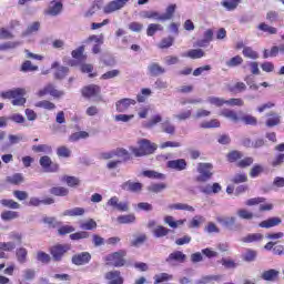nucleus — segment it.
Returning <instances> with one entry per match:
<instances>
[{"instance_id": "f257e3e1", "label": "nucleus", "mask_w": 284, "mask_h": 284, "mask_svg": "<svg viewBox=\"0 0 284 284\" xmlns=\"http://www.w3.org/2000/svg\"><path fill=\"white\" fill-rule=\"evenodd\" d=\"M139 148L130 146V152L134 156H146V154H154L156 152V144L151 143L148 139H142L138 142Z\"/></svg>"}, {"instance_id": "f03ea898", "label": "nucleus", "mask_w": 284, "mask_h": 284, "mask_svg": "<svg viewBox=\"0 0 284 284\" xmlns=\"http://www.w3.org/2000/svg\"><path fill=\"white\" fill-rule=\"evenodd\" d=\"M26 89L23 88H16L8 91H3L0 93V97L2 99H13L12 105H26V98L23 95L26 94Z\"/></svg>"}, {"instance_id": "7ed1b4c3", "label": "nucleus", "mask_w": 284, "mask_h": 284, "mask_svg": "<svg viewBox=\"0 0 284 284\" xmlns=\"http://www.w3.org/2000/svg\"><path fill=\"white\" fill-rule=\"evenodd\" d=\"M214 165L212 163H199L197 164V175L195 181L197 183H207L214 176Z\"/></svg>"}, {"instance_id": "20e7f679", "label": "nucleus", "mask_w": 284, "mask_h": 284, "mask_svg": "<svg viewBox=\"0 0 284 284\" xmlns=\"http://www.w3.org/2000/svg\"><path fill=\"white\" fill-rule=\"evenodd\" d=\"M125 251H118L105 256L106 265H112L113 267H123L125 265Z\"/></svg>"}, {"instance_id": "39448f33", "label": "nucleus", "mask_w": 284, "mask_h": 284, "mask_svg": "<svg viewBox=\"0 0 284 284\" xmlns=\"http://www.w3.org/2000/svg\"><path fill=\"white\" fill-rule=\"evenodd\" d=\"M128 1H130V0H113V1L109 2L103 8L104 14H112V12L122 10V8H125V6H128Z\"/></svg>"}, {"instance_id": "423d86ee", "label": "nucleus", "mask_w": 284, "mask_h": 284, "mask_svg": "<svg viewBox=\"0 0 284 284\" xmlns=\"http://www.w3.org/2000/svg\"><path fill=\"white\" fill-rule=\"evenodd\" d=\"M106 207H112L118 210V212H128L130 210V204L128 202H120L118 196H112L106 202Z\"/></svg>"}, {"instance_id": "0eeeda50", "label": "nucleus", "mask_w": 284, "mask_h": 284, "mask_svg": "<svg viewBox=\"0 0 284 284\" xmlns=\"http://www.w3.org/2000/svg\"><path fill=\"white\" fill-rule=\"evenodd\" d=\"M40 165L44 172H59V164L53 163L52 159H50L48 155L40 158Z\"/></svg>"}, {"instance_id": "6e6552de", "label": "nucleus", "mask_w": 284, "mask_h": 284, "mask_svg": "<svg viewBox=\"0 0 284 284\" xmlns=\"http://www.w3.org/2000/svg\"><path fill=\"white\" fill-rule=\"evenodd\" d=\"M121 190H124V192H132L133 194H139V192L143 190V184L129 180L121 184Z\"/></svg>"}, {"instance_id": "1a4fd4ad", "label": "nucleus", "mask_w": 284, "mask_h": 284, "mask_svg": "<svg viewBox=\"0 0 284 284\" xmlns=\"http://www.w3.org/2000/svg\"><path fill=\"white\" fill-rule=\"evenodd\" d=\"M132 105H136V100L130 99V98H124V99L119 100L115 103V109H116V112L123 113V112H128L130 110V108H132Z\"/></svg>"}, {"instance_id": "9d476101", "label": "nucleus", "mask_w": 284, "mask_h": 284, "mask_svg": "<svg viewBox=\"0 0 284 284\" xmlns=\"http://www.w3.org/2000/svg\"><path fill=\"white\" fill-rule=\"evenodd\" d=\"M63 11V0H53L50 2L45 14L50 17H59V13Z\"/></svg>"}, {"instance_id": "9b49d317", "label": "nucleus", "mask_w": 284, "mask_h": 284, "mask_svg": "<svg viewBox=\"0 0 284 284\" xmlns=\"http://www.w3.org/2000/svg\"><path fill=\"white\" fill-rule=\"evenodd\" d=\"M101 94V87L95 84L87 85L82 89V95L85 99H94V97H99Z\"/></svg>"}, {"instance_id": "f8f14e48", "label": "nucleus", "mask_w": 284, "mask_h": 284, "mask_svg": "<svg viewBox=\"0 0 284 284\" xmlns=\"http://www.w3.org/2000/svg\"><path fill=\"white\" fill-rule=\"evenodd\" d=\"M69 250L70 245L58 244L51 248V255L55 261H61V258H63V254H65V252H69Z\"/></svg>"}, {"instance_id": "ddd939ff", "label": "nucleus", "mask_w": 284, "mask_h": 284, "mask_svg": "<svg viewBox=\"0 0 284 284\" xmlns=\"http://www.w3.org/2000/svg\"><path fill=\"white\" fill-rule=\"evenodd\" d=\"M90 261H92V255H90L88 252L75 254L72 257L73 265H87V263H90Z\"/></svg>"}, {"instance_id": "4468645a", "label": "nucleus", "mask_w": 284, "mask_h": 284, "mask_svg": "<svg viewBox=\"0 0 284 284\" xmlns=\"http://www.w3.org/2000/svg\"><path fill=\"white\" fill-rule=\"evenodd\" d=\"M185 254L181 251H175L169 255V258H166V263L169 265H176V263H185Z\"/></svg>"}, {"instance_id": "2eb2a0df", "label": "nucleus", "mask_w": 284, "mask_h": 284, "mask_svg": "<svg viewBox=\"0 0 284 284\" xmlns=\"http://www.w3.org/2000/svg\"><path fill=\"white\" fill-rule=\"evenodd\" d=\"M104 278L109 281V284H123V276L119 271H110L105 273Z\"/></svg>"}, {"instance_id": "dca6fc26", "label": "nucleus", "mask_w": 284, "mask_h": 284, "mask_svg": "<svg viewBox=\"0 0 284 284\" xmlns=\"http://www.w3.org/2000/svg\"><path fill=\"white\" fill-rule=\"evenodd\" d=\"M222 187L221 184L219 183H213V184H204L200 186V192H202V194H219V192H221Z\"/></svg>"}, {"instance_id": "f3484780", "label": "nucleus", "mask_w": 284, "mask_h": 284, "mask_svg": "<svg viewBox=\"0 0 284 284\" xmlns=\"http://www.w3.org/2000/svg\"><path fill=\"white\" fill-rule=\"evenodd\" d=\"M89 41L93 44L92 52L93 54H99L101 52V45H103V36H91Z\"/></svg>"}, {"instance_id": "a211bd4d", "label": "nucleus", "mask_w": 284, "mask_h": 284, "mask_svg": "<svg viewBox=\"0 0 284 284\" xmlns=\"http://www.w3.org/2000/svg\"><path fill=\"white\" fill-rule=\"evenodd\" d=\"M168 168L181 172L187 168V163L185 162L184 159L171 160L168 162Z\"/></svg>"}, {"instance_id": "6ab92c4d", "label": "nucleus", "mask_w": 284, "mask_h": 284, "mask_svg": "<svg viewBox=\"0 0 284 284\" xmlns=\"http://www.w3.org/2000/svg\"><path fill=\"white\" fill-rule=\"evenodd\" d=\"M52 69H57L54 77L57 79H65V77H68V73L70 72V69H68V67H59V62H53L51 65Z\"/></svg>"}, {"instance_id": "aec40b11", "label": "nucleus", "mask_w": 284, "mask_h": 284, "mask_svg": "<svg viewBox=\"0 0 284 284\" xmlns=\"http://www.w3.org/2000/svg\"><path fill=\"white\" fill-rule=\"evenodd\" d=\"M161 121H163V116H161V114H155L150 120L143 122L142 125L146 130H152V128H156Z\"/></svg>"}, {"instance_id": "412c9836", "label": "nucleus", "mask_w": 284, "mask_h": 284, "mask_svg": "<svg viewBox=\"0 0 284 284\" xmlns=\"http://www.w3.org/2000/svg\"><path fill=\"white\" fill-rule=\"evenodd\" d=\"M149 74L151 77H159L160 74H165V68L161 67L159 63L153 62L148 67Z\"/></svg>"}, {"instance_id": "4be33fe9", "label": "nucleus", "mask_w": 284, "mask_h": 284, "mask_svg": "<svg viewBox=\"0 0 284 284\" xmlns=\"http://www.w3.org/2000/svg\"><path fill=\"white\" fill-rule=\"evenodd\" d=\"M182 57H187L189 59H203L205 57V51L203 49H191L185 53H182Z\"/></svg>"}, {"instance_id": "5701e85b", "label": "nucleus", "mask_w": 284, "mask_h": 284, "mask_svg": "<svg viewBox=\"0 0 284 284\" xmlns=\"http://www.w3.org/2000/svg\"><path fill=\"white\" fill-rule=\"evenodd\" d=\"M281 217H270L265 221H262L260 223V227H265L266 230H268L270 227H276V225H281Z\"/></svg>"}, {"instance_id": "b1692460", "label": "nucleus", "mask_w": 284, "mask_h": 284, "mask_svg": "<svg viewBox=\"0 0 284 284\" xmlns=\"http://www.w3.org/2000/svg\"><path fill=\"white\" fill-rule=\"evenodd\" d=\"M16 258L18 263L23 265L24 263H28V248L26 247H19L16 250Z\"/></svg>"}, {"instance_id": "393cba45", "label": "nucleus", "mask_w": 284, "mask_h": 284, "mask_svg": "<svg viewBox=\"0 0 284 284\" xmlns=\"http://www.w3.org/2000/svg\"><path fill=\"white\" fill-rule=\"evenodd\" d=\"M221 116H224L225 119H230L233 121V123H239L241 121V118H239V114L234 110L224 109L221 111Z\"/></svg>"}, {"instance_id": "a878e982", "label": "nucleus", "mask_w": 284, "mask_h": 284, "mask_svg": "<svg viewBox=\"0 0 284 284\" xmlns=\"http://www.w3.org/2000/svg\"><path fill=\"white\" fill-rule=\"evenodd\" d=\"M161 128L162 132H165V134L174 135L176 133V126L170 121V119L162 122Z\"/></svg>"}, {"instance_id": "bb28decb", "label": "nucleus", "mask_w": 284, "mask_h": 284, "mask_svg": "<svg viewBox=\"0 0 284 284\" xmlns=\"http://www.w3.org/2000/svg\"><path fill=\"white\" fill-rule=\"evenodd\" d=\"M223 278V275H204L197 280V284H209V283H219Z\"/></svg>"}, {"instance_id": "cd10ccee", "label": "nucleus", "mask_w": 284, "mask_h": 284, "mask_svg": "<svg viewBox=\"0 0 284 284\" xmlns=\"http://www.w3.org/2000/svg\"><path fill=\"white\" fill-rule=\"evenodd\" d=\"M242 243H258L263 241V234L252 233L241 239Z\"/></svg>"}, {"instance_id": "c85d7f7f", "label": "nucleus", "mask_w": 284, "mask_h": 284, "mask_svg": "<svg viewBox=\"0 0 284 284\" xmlns=\"http://www.w3.org/2000/svg\"><path fill=\"white\" fill-rule=\"evenodd\" d=\"M47 90L53 99H62V97H65V91L57 90L52 83L47 84Z\"/></svg>"}, {"instance_id": "c756f323", "label": "nucleus", "mask_w": 284, "mask_h": 284, "mask_svg": "<svg viewBox=\"0 0 284 284\" xmlns=\"http://www.w3.org/2000/svg\"><path fill=\"white\" fill-rule=\"evenodd\" d=\"M143 19H154V21H164L163 13L159 11H144L142 12Z\"/></svg>"}, {"instance_id": "7c9ffc66", "label": "nucleus", "mask_w": 284, "mask_h": 284, "mask_svg": "<svg viewBox=\"0 0 284 284\" xmlns=\"http://www.w3.org/2000/svg\"><path fill=\"white\" fill-rule=\"evenodd\" d=\"M142 176H145L146 179H155L158 181H164L165 179V175L163 173H159L152 170L143 171Z\"/></svg>"}, {"instance_id": "2f4dec72", "label": "nucleus", "mask_w": 284, "mask_h": 284, "mask_svg": "<svg viewBox=\"0 0 284 284\" xmlns=\"http://www.w3.org/2000/svg\"><path fill=\"white\" fill-rule=\"evenodd\" d=\"M83 214H85V209L73 207V209L65 210L62 213V216H83Z\"/></svg>"}, {"instance_id": "473e14b6", "label": "nucleus", "mask_w": 284, "mask_h": 284, "mask_svg": "<svg viewBox=\"0 0 284 284\" xmlns=\"http://www.w3.org/2000/svg\"><path fill=\"white\" fill-rule=\"evenodd\" d=\"M267 116H268L266 120L267 128H274L281 123V115H278L277 113H268Z\"/></svg>"}, {"instance_id": "72a5a7b5", "label": "nucleus", "mask_w": 284, "mask_h": 284, "mask_svg": "<svg viewBox=\"0 0 284 284\" xmlns=\"http://www.w3.org/2000/svg\"><path fill=\"white\" fill-rule=\"evenodd\" d=\"M243 0H224L222 1L223 8L225 10H229V12H232L233 10H236L239 8V4L242 3Z\"/></svg>"}, {"instance_id": "f704fd0d", "label": "nucleus", "mask_w": 284, "mask_h": 284, "mask_svg": "<svg viewBox=\"0 0 284 284\" xmlns=\"http://www.w3.org/2000/svg\"><path fill=\"white\" fill-rule=\"evenodd\" d=\"M220 263L225 270H236L239 267V263L231 257H223Z\"/></svg>"}, {"instance_id": "c9c22d12", "label": "nucleus", "mask_w": 284, "mask_h": 284, "mask_svg": "<svg viewBox=\"0 0 284 284\" xmlns=\"http://www.w3.org/2000/svg\"><path fill=\"white\" fill-rule=\"evenodd\" d=\"M174 12H176V4H169L165 9V12L162 13V19L164 21H170L174 18Z\"/></svg>"}, {"instance_id": "e433bc0d", "label": "nucleus", "mask_w": 284, "mask_h": 284, "mask_svg": "<svg viewBox=\"0 0 284 284\" xmlns=\"http://www.w3.org/2000/svg\"><path fill=\"white\" fill-rule=\"evenodd\" d=\"M205 223V217L202 215H195L189 223L191 230L199 229Z\"/></svg>"}, {"instance_id": "4c0bfd02", "label": "nucleus", "mask_w": 284, "mask_h": 284, "mask_svg": "<svg viewBox=\"0 0 284 284\" xmlns=\"http://www.w3.org/2000/svg\"><path fill=\"white\" fill-rule=\"evenodd\" d=\"M156 32H163V27L159 23H151L148 26L146 34L148 37H154Z\"/></svg>"}, {"instance_id": "58836bf2", "label": "nucleus", "mask_w": 284, "mask_h": 284, "mask_svg": "<svg viewBox=\"0 0 284 284\" xmlns=\"http://www.w3.org/2000/svg\"><path fill=\"white\" fill-rule=\"evenodd\" d=\"M169 234H170V229L165 226L160 225L153 230V236H155V239H163V236H168Z\"/></svg>"}, {"instance_id": "ea45409f", "label": "nucleus", "mask_w": 284, "mask_h": 284, "mask_svg": "<svg viewBox=\"0 0 284 284\" xmlns=\"http://www.w3.org/2000/svg\"><path fill=\"white\" fill-rule=\"evenodd\" d=\"M116 221L121 225H126V224H130V223H134V221H136V217L134 216V214H126V215L118 216Z\"/></svg>"}, {"instance_id": "a19ab883", "label": "nucleus", "mask_w": 284, "mask_h": 284, "mask_svg": "<svg viewBox=\"0 0 284 284\" xmlns=\"http://www.w3.org/2000/svg\"><path fill=\"white\" fill-rule=\"evenodd\" d=\"M61 181L67 183L69 187H77V185L81 183V180H79L78 178L68 176V175L62 176Z\"/></svg>"}, {"instance_id": "79ce46f5", "label": "nucleus", "mask_w": 284, "mask_h": 284, "mask_svg": "<svg viewBox=\"0 0 284 284\" xmlns=\"http://www.w3.org/2000/svg\"><path fill=\"white\" fill-rule=\"evenodd\" d=\"M169 210H183L185 212H194V206H190L189 204L185 203H175L170 204Z\"/></svg>"}, {"instance_id": "37998d69", "label": "nucleus", "mask_w": 284, "mask_h": 284, "mask_svg": "<svg viewBox=\"0 0 284 284\" xmlns=\"http://www.w3.org/2000/svg\"><path fill=\"white\" fill-rule=\"evenodd\" d=\"M7 183H11V185H20V183H23V175L21 173H16L7 176Z\"/></svg>"}, {"instance_id": "c03bdc74", "label": "nucleus", "mask_w": 284, "mask_h": 284, "mask_svg": "<svg viewBox=\"0 0 284 284\" xmlns=\"http://www.w3.org/2000/svg\"><path fill=\"white\" fill-rule=\"evenodd\" d=\"M277 276H278V271L274 268H271L262 273L263 281H275Z\"/></svg>"}, {"instance_id": "a18cd8bd", "label": "nucleus", "mask_w": 284, "mask_h": 284, "mask_svg": "<svg viewBox=\"0 0 284 284\" xmlns=\"http://www.w3.org/2000/svg\"><path fill=\"white\" fill-rule=\"evenodd\" d=\"M69 193L70 191L63 186H55L50 190V194H53L54 196H68Z\"/></svg>"}, {"instance_id": "49530a36", "label": "nucleus", "mask_w": 284, "mask_h": 284, "mask_svg": "<svg viewBox=\"0 0 284 284\" xmlns=\"http://www.w3.org/2000/svg\"><path fill=\"white\" fill-rule=\"evenodd\" d=\"M41 28V23L40 22H32L27 30L23 32V37H29V34H34L37 32H39Z\"/></svg>"}, {"instance_id": "de8ad7c7", "label": "nucleus", "mask_w": 284, "mask_h": 284, "mask_svg": "<svg viewBox=\"0 0 284 284\" xmlns=\"http://www.w3.org/2000/svg\"><path fill=\"white\" fill-rule=\"evenodd\" d=\"M85 52V47H79L78 49L72 51L73 59H77L78 61H85L87 57L83 54Z\"/></svg>"}, {"instance_id": "09e8293b", "label": "nucleus", "mask_w": 284, "mask_h": 284, "mask_svg": "<svg viewBox=\"0 0 284 284\" xmlns=\"http://www.w3.org/2000/svg\"><path fill=\"white\" fill-rule=\"evenodd\" d=\"M174 45V38L173 37H166L161 40V42L158 44V48L161 50H165L168 48H172Z\"/></svg>"}, {"instance_id": "8fccbe9b", "label": "nucleus", "mask_w": 284, "mask_h": 284, "mask_svg": "<svg viewBox=\"0 0 284 284\" xmlns=\"http://www.w3.org/2000/svg\"><path fill=\"white\" fill-rule=\"evenodd\" d=\"M257 29H260L262 32H267V34H276L278 30L265 22H262L258 24Z\"/></svg>"}, {"instance_id": "3c124183", "label": "nucleus", "mask_w": 284, "mask_h": 284, "mask_svg": "<svg viewBox=\"0 0 284 284\" xmlns=\"http://www.w3.org/2000/svg\"><path fill=\"white\" fill-rule=\"evenodd\" d=\"M17 244L14 242H0V252H14Z\"/></svg>"}, {"instance_id": "603ef678", "label": "nucleus", "mask_w": 284, "mask_h": 284, "mask_svg": "<svg viewBox=\"0 0 284 284\" xmlns=\"http://www.w3.org/2000/svg\"><path fill=\"white\" fill-rule=\"evenodd\" d=\"M33 152H43L44 154H52V146L48 144H39L32 146Z\"/></svg>"}, {"instance_id": "864d4df0", "label": "nucleus", "mask_w": 284, "mask_h": 284, "mask_svg": "<svg viewBox=\"0 0 284 284\" xmlns=\"http://www.w3.org/2000/svg\"><path fill=\"white\" fill-rule=\"evenodd\" d=\"M0 203L3 207H10V210H19V207H21V205L13 200L3 199Z\"/></svg>"}, {"instance_id": "5fc2aeb1", "label": "nucleus", "mask_w": 284, "mask_h": 284, "mask_svg": "<svg viewBox=\"0 0 284 284\" xmlns=\"http://www.w3.org/2000/svg\"><path fill=\"white\" fill-rule=\"evenodd\" d=\"M39 70V67L32 65V62L30 60H27L21 65V72H37Z\"/></svg>"}, {"instance_id": "6e6d98bb", "label": "nucleus", "mask_w": 284, "mask_h": 284, "mask_svg": "<svg viewBox=\"0 0 284 284\" xmlns=\"http://www.w3.org/2000/svg\"><path fill=\"white\" fill-rule=\"evenodd\" d=\"M36 108H42L43 110H54L57 105L48 100H42L36 103Z\"/></svg>"}, {"instance_id": "4d7b16f0", "label": "nucleus", "mask_w": 284, "mask_h": 284, "mask_svg": "<svg viewBox=\"0 0 284 284\" xmlns=\"http://www.w3.org/2000/svg\"><path fill=\"white\" fill-rule=\"evenodd\" d=\"M72 151L68 146H60L57 149V155L61 159H70Z\"/></svg>"}, {"instance_id": "13d9d810", "label": "nucleus", "mask_w": 284, "mask_h": 284, "mask_svg": "<svg viewBox=\"0 0 284 284\" xmlns=\"http://www.w3.org/2000/svg\"><path fill=\"white\" fill-rule=\"evenodd\" d=\"M206 101L207 103H210L211 105H215L216 108L225 105V99L223 98L209 97Z\"/></svg>"}, {"instance_id": "bf43d9fd", "label": "nucleus", "mask_w": 284, "mask_h": 284, "mask_svg": "<svg viewBox=\"0 0 284 284\" xmlns=\"http://www.w3.org/2000/svg\"><path fill=\"white\" fill-rule=\"evenodd\" d=\"M2 221H12L19 219V213L16 211H4L1 213Z\"/></svg>"}, {"instance_id": "052dcab7", "label": "nucleus", "mask_w": 284, "mask_h": 284, "mask_svg": "<svg viewBox=\"0 0 284 284\" xmlns=\"http://www.w3.org/2000/svg\"><path fill=\"white\" fill-rule=\"evenodd\" d=\"M168 185L165 183H154L148 186L149 192H154L155 194H159V192H163Z\"/></svg>"}, {"instance_id": "680f3d73", "label": "nucleus", "mask_w": 284, "mask_h": 284, "mask_svg": "<svg viewBox=\"0 0 284 284\" xmlns=\"http://www.w3.org/2000/svg\"><path fill=\"white\" fill-rule=\"evenodd\" d=\"M243 55L246 57V59H257L258 52L252 50V47H245L242 51Z\"/></svg>"}, {"instance_id": "e2e57ef3", "label": "nucleus", "mask_w": 284, "mask_h": 284, "mask_svg": "<svg viewBox=\"0 0 284 284\" xmlns=\"http://www.w3.org/2000/svg\"><path fill=\"white\" fill-rule=\"evenodd\" d=\"M154 284L165 283V281H172V275L168 273H160L154 276Z\"/></svg>"}, {"instance_id": "0e129e2a", "label": "nucleus", "mask_w": 284, "mask_h": 284, "mask_svg": "<svg viewBox=\"0 0 284 284\" xmlns=\"http://www.w3.org/2000/svg\"><path fill=\"white\" fill-rule=\"evenodd\" d=\"M200 128H203L205 130L210 129V128H221V122H219V120L213 119L211 121L207 122H202L200 124Z\"/></svg>"}, {"instance_id": "69168bd1", "label": "nucleus", "mask_w": 284, "mask_h": 284, "mask_svg": "<svg viewBox=\"0 0 284 284\" xmlns=\"http://www.w3.org/2000/svg\"><path fill=\"white\" fill-rule=\"evenodd\" d=\"M237 216L240 219H244L246 221H250V220L254 219V213H252V212H250V211H247L245 209H240L237 211Z\"/></svg>"}, {"instance_id": "338daca9", "label": "nucleus", "mask_w": 284, "mask_h": 284, "mask_svg": "<svg viewBox=\"0 0 284 284\" xmlns=\"http://www.w3.org/2000/svg\"><path fill=\"white\" fill-rule=\"evenodd\" d=\"M240 121L245 123V125H256V123H257L256 118L251 114H246V115L240 118Z\"/></svg>"}, {"instance_id": "774afa93", "label": "nucleus", "mask_w": 284, "mask_h": 284, "mask_svg": "<svg viewBox=\"0 0 284 284\" xmlns=\"http://www.w3.org/2000/svg\"><path fill=\"white\" fill-rule=\"evenodd\" d=\"M19 45H21V42H6L0 44V52L3 50H14V48H19Z\"/></svg>"}]
</instances>
